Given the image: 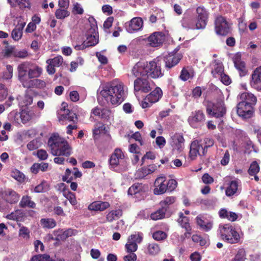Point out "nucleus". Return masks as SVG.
I'll return each instance as SVG.
<instances>
[{"instance_id": "nucleus-1", "label": "nucleus", "mask_w": 261, "mask_h": 261, "mask_svg": "<svg viewBox=\"0 0 261 261\" xmlns=\"http://www.w3.org/2000/svg\"><path fill=\"white\" fill-rule=\"evenodd\" d=\"M17 71L18 80L24 88H43L45 87L44 81L37 79L41 74L42 70L36 64L24 62L18 65Z\"/></svg>"}, {"instance_id": "nucleus-2", "label": "nucleus", "mask_w": 261, "mask_h": 261, "mask_svg": "<svg viewBox=\"0 0 261 261\" xmlns=\"http://www.w3.org/2000/svg\"><path fill=\"white\" fill-rule=\"evenodd\" d=\"M124 89L122 83L116 85L107 84L102 87L100 95L108 104L120 105L124 100Z\"/></svg>"}, {"instance_id": "nucleus-3", "label": "nucleus", "mask_w": 261, "mask_h": 261, "mask_svg": "<svg viewBox=\"0 0 261 261\" xmlns=\"http://www.w3.org/2000/svg\"><path fill=\"white\" fill-rule=\"evenodd\" d=\"M51 153L54 156H68L71 154L72 148L68 142L59 136L58 134L51 135L48 140Z\"/></svg>"}, {"instance_id": "nucleus-4", "label": "nucleus", "mask_w": 261, "mask_h": 261, "mask_svg": "<svg viewBox=\"0 0 261 261\" xmlns=\"http://www.w3.org/2000/svg\"><path fill=\"white\" fill-rule=\"evenodd\" d=\"M197 21L194 24L191 23L190 17H185L181 21L183 27L191 29H204L207 23L208 13L203 7H198L196 9Z\"/></svg>"}, {"instance_id": "nucleus-5", "label": "nucleus", "mask_w": 261, "mask_h": 261, "mask_svg": "<svg viewBox=\"0 0 261 261\" xmlns=\"http://www.w3.org/2000/svg\"><path fill=\"white\" fill-rule=\"evenodd\" d=\"M218 232L221 239L228 243H237L240 240L239 234L230 224H220Z\"/></svg>"}, {"instance_id": "nucleus-6", "label": "nucleus", "mask_w": 261, "mask_h": 261, "mask_svg": "<svg viewBox=\"0 0 261 261\" xmlns=\"http://www.w3.org/2000/svg\"><path fill=\"white\" fill-rule=\"evenodd\" d=\"M204 105L207 114L211 117L221 118L226 114V109L224 102L222 100L215 102L207 100L204 102Z\"/></svg>"}, {"instance_id": "nucleus-7", "label": "nucleus", "mask_w": 261, "mask_h": 261, "mask_svg": "<svg viewBox=\"0 0 261 261\" xmlns=\"http://www.w3.org/2000/svg\"><path fill=\"white\" fill-rule=\"evenodd\" d=\"M90 23V28L88 29L86 33V40L84 41L85 47L93 46L98 43V36L97 33V27L96 21L93 17L89 19Z\"/></svg>"}, {"instance_id": "nucleus-8", "label": "nucleus", "mask_w": 261, "mask_h": 261, "mask_svg": "<svg viewBox=\"0 0 261 261\" xmlns=\"http://www.w3.org/2000/svg\"><path fill=\"white\" fill-rule=\"evenodd\" d=\"M215 29L217 35L226 36L230 32V24L225 17L219 15L215 19Z\"/></svg>"}, {"instance_id": "nucleus-9", "label": "nucleus", "mask_w": 261, "mask_h": 261, "mask_svg": "<svg viewBox=\"0 0 261 261\" xmlns=\"http://www.w3.org/2000/svg\"><path fill=\"white\" fill-rule=\"evenodd\" d=\"M205 120V116L202 110H196L192 112L188 119V121L193 128L201 127Z\"/></svg>"}, {"instance_id": "nucleus-10", "label": "nucleus", "mask_w": 261, "mask_h": 261, "mask_svg": "<svg viewBox=\"0 0 261 261\" xmlns=\"http://www.w3.org/2000/svg\"><path fill=\"white\" fill-rule=\"evenodd\" d=\"M237 113L243 119L250 118L253 115L254 108L246 102H240L237 105Z\"/></svg>"}, {"instance_id": "nucleus-11", "label": "nucleus", "mask_w": 261, "mask_h": 261, "mask_svg": "<svg viewBox=\"0 0 261 261\" xmlns=\"http://www.w3.org/2000/svg\"><path fill=\"white\" fill-rule=\"evenodd\" d=\"M62 108L58 113V119L60 121H68L75 123L77 121V117L75 113L69 109H66V107L67 105L66 102L62 103Z\"/></svg>"}, {"instance_id": "nucleus-12", "label": "nucleus", "mask_w": 261, "mask_h": 261, "mask_svg": "<svg viewBox=\"0 0 261 261\" xmlns=\"http://www.w3.org/2000/svg\"><path fill=\"white\" fill-rule=\"evenodd\" d=\"M152 82L143 77H138L134 81V88L135 93H147L149 92L151 88Z\"/></svg>"}, {"instance_id": "nucleus-13", "label": "nucleus", "mask_w": 261, "mask_h": 261, "mask_svg": "<svg viewBox=\"0 0 261 261\" xmlns=\"http://www.w3.org/2000/svg\"><path fill=\"white\" fill-rule=\"evenodd\" d=\"M185 139L182 134L175 133L171 136L169 144L173 152L180 153L184 146Z\"/></svg>"}, {"instance_id": "nucleus-14", "label": "nucleus", "mask_w": 261, "mask_h": 261, "mask_svg": "<svg viewBox=\"0 0 261 261\" xmlns=\"http://www.w3.org/2000/svg\"><path fill=\"white\" fill-rule=\"evenodd\" d=\"M146 76L152 79H157L163 76L160 65L155 62H146Z\"/></svg>"}, {"instance_id": "nucleus-15", "label": "nucleus", "mask_w": 261, "mask_h": 261, "mask_svg": "<svg viewBox=\"0 0 261 261\" xmlns=\"http://www.w3.org/2000/svg\"><path fill=\"white\" fill-rule=\"evenodd\" d=\"M182 58V56L180 54L174 52L168 54L164 58L165 68L167 70L171 69L176 66Z\"/></svg>"}, {"instance_id": "nucleus-16", "label": "nucleus", "mask_w": 261, "mask_h": 261, "mask_svg": "<svg viewBox=\"0 0 261 261\" xmlns=\"http://www.w3.org/2000/svg\"><path fill=\"white\" fill-rule=\"evenodd\" d=\"M143 26V20L139 17H134L125 24L126 30L129 33H134L141 31Z\"/></svg>"}, {"instance_id": "nucleus-17", "label": "nucleus", "mask_w": 261, "mask_h": 261, "mask_svg": "<svg viewBox=\"0 0 261 261\" xmlns=\"http://www.w3.org/2000/svg\"><path fill=\"white\" fill-rule=\"evenodd\" d=\"M165 40V35L160 32H154L147 38L148 43L151 47L160 46L164 42Z\"/></svg>"}, {"instance_id": "nucleus-18", "label": "nucleus", "mask_w": 261, "mask_h": 261, "mask_svg": "<svg viewBox=\"0 0 261 261\" xmlns=\"http://www.w3.org/2000/svg\"><path fill=\"white\" fill-rule=\"evenodd\" d=\"M63 62V59L61 56H58L53 59H49L46 60L47 64L46 67L47 72L49 74H53L56 72L55 67H60Z\"/></svg>"}, {"instance_id": "nucleus-19", "label": "nucleus", "mask_w": 261, "mask_h": 261, "mask_svg": "<svg viewBox=\"0 0 261 261\" xmlns=\"http://www.w3.org/2000/svg\"><path fill=\"white\" fill-rule=\"evenodd\" d=\"M202 145L200 140H194L190 145L189 157L194 160L198 155H202Z\"/></svg>"}, {"instance_id": "nucleus-20", "label": "nucleus", "mask_w": 261, "mask_h": 261, "mask_svg": "<svg viewBox=\"0 0 261 261\" xmlns=\"http://www.w3.org/2000/svg\"><path fill=\"white\" fill-rule=\"evenodd\" d=\"M261 66L257 67L251 75V80L250 82L251 86L257 91H261Z\"/></svg>"}, {"instance_id": "nucleus-21", "label": "nucleus", "mask_w": 261, "mask_h": 261, "mask_svg": "<svg viewBox=\"0 0 261 261\" xmlns=\"http://www.w3.org/2000/svg\"><path fill=\"white\" fill-rule=\"evenodd\" d=\"M166 184V178L165 176L158 177L154 181L155 188L153 193L155 195H161L166 192L167 186Z\"/></svg>"}, {"instance_id": "nucleus-22", "label": "nucleus", "mask_w": 261, "mask_h": 261, "mask_svg": "<svg viewBox=\"0 0 261 261\" xmlns=\"http://www.w3.org/2000/svg\"><path fill=\"white\" fill-rule=\"evenodd\" d=\"M146 62H139L132 69V73L135 77L146 76Z\"/></svg>"}, {"instance_id": "nucleus-23", "label": "nucleus", "mask_w": 261, "mask_h": 261, "mask_svg": "<svg viewBox=\"0 0 261 261\" xmlns=\"http://www.w3.org/2000/svg\"><path fill=\"white\" fill-rule=\"evenodd\" d=\"M123 158L124 154L122 150L119 148L116 149L109 159L110 166L112 168H115L119 165L120 161L123 160Z\"/></svg>"}, {"instance_id": "nucleus-24", "label": "nucleus", "mask_w": 261, "mask_h": 261, "mask_svg": "<svg viewBox=\"0 0 261 261\" xmlns=\"http://www.w3.org/2000/svg\"><path fill=\"white\" fill-rule=\"evenodd\" d=\"M162 95V91L161 88L157 87L151 91L145 98L150 103H155L159 101Z\"/></svg>"}, {"instance_id": "nucleus-25", "label": "nucleus", "mask_w": 261, "mask_h": 261, "mask_svg": "<svg viewBox=\"0 0 261 261\" xmlns=\"http://www.w3.org/2000/svg\"><path fill=\"white\" fill-rule=\"evenodd\" d=\"M5 198L7 202L12 204L18 202L19 195L12 189H8L4 192Z\"/></svg>"}, {"instance_id": "nucleus-26", "label": "nucleus", "mask_w": 261, "mask_h": 261, "mask_svg": "<svg viewBox=\"0 0 261 261\" xmlns=\"http://www.w3.org/2000/svg\"><path fill=\"white\" fill-rule=\"evenodd\" d=\"M241 102H246L248 104H251L252 106H254L257 101V98L254 94L248 93L244 92L240 95Z\"/></svg>"}, {"instance_id": "nucleus-27", "label": "nucleus", "mask_w": 261, "mask_h": 261, "mask_svg": "<svg viewBox=\"0 0 261 261\" xmlns=\"http://www.w3.org/2000/svg\"><path fill=\"white\" fill-rule=\"evenodd\" d=\"M110 206L108 202L97 201L93 202L88 206V209L90 211H103Z\"/></svg>"}, {"instance_id": "nucleus-28", "label": "nucleus", "mask_w": 261, "mask_h": 261, "mask_svg": "<svg viewBox=\"0 0 261 261\" xmlns=\"http://www.w3.org/2000/svg\"><path fill=\"white\" fill-rule=\"evenodd\" d=\"M25 25V22H21L16 26L12 32V37L15 40L18 41L21 39L22 35V30Z\"/></svg>"}, {"instance_id": "nucleus-29", "label": "nucleus", "mask_w": 261, "mask_h": 261, "mask_svg": "<svg viewBox=\"0 0 261 261\" xmlns=\"http://www.w3.org/2000/svg\"><path fill=\"white\" fill-rule=\"evenodd\" d=\"M212 74L213 76L217 77L223 74L224 68L222 64L218 61L215 60L212 64Z\"/></svg>"}, {"instance_id": "nucleus-30", "label": "nucleus", "mask_w": 261, "mask_h": 261, "mask_svg": "<svg viewBox=\"0 0 261 261\" xmlns=\"http://www.w3.org/2000/svg\"><path fill=\"white\" fill-rule=\"evenodd\" d=\"M156 166L154 165H149L147 167H143L137 172V176L139 178H142L145 176L151 174L155 171Z\"/></svg>"}, {"instance_id": "nucleus-31", "label": "nucleus", "mask_w": 261, "mask_h": 261, "mask_svg": "<svg viewBox=\"0 0 261 261\" xmlns=\"http://www.w3.org/2000/svg\"><path fill=\"white\" fill-rule=\"evenodd\" d=\"M19 206L22 208L28 207L34 208L36 207V203L31 200L29 196H23L22 197L21 200L19 202Z\"/></svg>"}, {"instance_id": "nucleus-32", "label": "nucleus", "mask_w": 261, "mask_h": 261, "mask_svg": "<svg viewBox=\"0 0 261 261\" xmlns=\"http://www.w3.org/2000/svg\"><path fill=\"white\" fill-rule=\"evenodd\" d=\"M48 167V164L47 163H34L31 166L30 170L32 173L36 174L40 170L42 172L47 171Z\"/></svg>"}, {"instance_id": "nucleus-33", "label": "nucleus", "mask_w": 261, "mask_h": 261, "mask_svg": "<svg viewBox=\"0 0 261 261\" xmlns=\"http://www.w3.org/2000/svg\"><path fill=\"white\" fill-rule=\"evenodd\" d=\"M17 99L19 101V106L23 107L31 105L33 102V98L31 95L25 94L23 97H18Z\"/></svg>"}, {"instance_id": "nucleus-34", "label": "nucleus", "mask_w": 261, "mask_h": 261, "mask_svg": "<svg viewBox=\"0 0 261 261\" xmlns=\"http://www.w3.org/2000/svg\"><path fill=\"white\" fill-rule=\"evenodd\" d=\"M200 141L202 145V155L206 154L207 151V149L213 146L214 141L213 139L210 138H204L203 140H200Z\"/></svg>"}, {"instance_id": "nucleus-35", "label": "nucleus", "mask_w": 261, "mask_h": 261, "mask_svg": "<svg viewBox=\"0 0 261 261\" xmlns=\"http://www.w3.org/2000/svg\"><path fill=\"white\" fill-rule=\"evenodd\" d=\"M122 215V211L121 210L112 211L107 215L106 219L108 222H111L119 219Z\"/></svg>"}, {"instance_id": "nucleus-36", "label": "nucleus", "mask_w": 261, "mask_h": 261, "mask_svg": "<svg viewBox=\"0 0 261 261\" xmlns=\"http://www.w3.org/2000/svg\"><path fill=\"white\" fill-rule=\"evenodd\" d=\"M40 224L43 228L51 229L56 226V222L53 218H42L40 220Z\"/></svg>"}, {"instance_id": "nucleus-37", "label": "nucleus", "mask_w": 261, "mask_h": 261, "mask_svg": "<svg viewBox=\"0 0 261 261\" xmlns=\"http://www.w3.org/2000/svg\"><path fill=\"white\" fill-rule=\"evenodd\" d=\"M196 222L197 224L203 230L205 231H208L213 227V223L211 221H204L202 220L201 218L199 217H197L196 218Z\"/></svg>"}, {"instance_id": "nucleus-38", "label": "nucleus", "mask_w": 261, "mask_h": 261, "mask_svg": "<svg viewBox=\"0 0 261 261\" xmlns=\"http://www.w3.org/2000/svg\"><path fill=\"white\" fill-rule=\"evenodd\" d=\"M238 188V181L236 180L231 181L229 186L226 190V194L228 196H231L234 195Z\"/></svg>"}, {"instance_id": "nucleus-39", "label": "nucleus", "mask_w": 261, "mask_h": 261, "mask_svg": "<svg viewBox=\"0 0 261 261\" xmlns=\"http://www.w3.org/2000/svg\"><path fill=\"white\" fill-rule=\"evenodd\" d=\"M194 76L193 72L192 70H189L187 68H183L180 72L179 78L182 81H186Z\"/></svg>"}, {"instance_id": "nucleus-40", "label": "nucleus", "mask_w": 261, "mask_h": 261, "mask_svg": "<svg viewBox=\"0 0 261 261\" xmlns=\"http://www.w3.org/2000/svg\"><path fill=\"white\" fill-rule=\"evenodd\" d=\"M166 212V208L164 207H163L156 212L152 213L150 215V218L153 220H158L161 219L165 217Z\"/></svg>"}, {"instance_id": "nucleus-41", "label": "nucleus", "mask_w": 261, "mask_h": 261, "mask_svg": "<svg viewBox=\"0 0 261 261\" xmlns=\"http://www.w3.org/2000/svg\"><path fill=\"white\" fill-rule=\"evenodd\" d=\"M107 132L106 127L104 124L98 122L94 125V128L93 129L94 135H97L100 134H106Z\"/></svg>"}, {"instance_id": "nucleus-42", "label": "nucleus", "mask_w": 261, "mask_h": 261, "mask_svg": "<svg viewBox=\"0 0 261 261\" xmlns=\"http://www.w3.org/2000/svg\"><path fill=\"white\" fill-rule=\"evenodd\" d=\"M235 67L240 71L241 76H245L247 73V70L245 67V64L244 62H240L237 59L234 61Z\"/></svg>"}, {"instance_id": "nucleus-43", "label": "nucleus", "mask_w": 261, "mask_h": 261, "mask_svg": "<svg viewBox=\"0 0 261 261\" xmlns=\"http://www.w3.org/2000/svg\"><path fill=\"white\" fill-rule=\"evenodd\" d=\"M143 186L142 184L136 183L128 190V195H135L142 191Z\"/></svg>"}, {"instance_id": "nucleus-44", "label": "nucleus", "mask_w": 261, "mask_h": 261, "mask_svg": "<svg viewBox=\"0 0 261 261\" xmlns=\"http://www.w3.org/2000/svg\"><path fill=\"white\" fill-rule=\"evenodd\" d=\"M67 9L62 8L57 9L55 12L56 18L59 19H63L68 17L70 15V12Z\"/></svg>"}, {"instance_id": "nucleus-45", "label": "nucleus", "mask_w": 261, "mask_h": 261, "mask_svg": "<svg viewBox=\"0 0 261 261\" xmlns=\"http://www.w3.org/2000/svg\"><path fill=\"white\" fill-rule=\"evenodd\" d=\"M179 216L178 223H180L182 228H184L186 230H189L190 226L189 223L188 218L184 216L182 213H180Z\"/></svg>"}, {"instance_id": "nucleus-46", "label": "nucleus", "mask_w": 261, "mask_h": 261, "mask_svg": "<svg viewBox=\"0 0 261 261\" xmlns=\"http://www.w3.org/2000/svg\"><path fill=\"white\" fill-rule=\"evenodd\" d=\"M147 250L149 254L154 255L160 252V249L158 244L151 243L148 245Z\"/></svg>"}, {"instance_id": "nucleus-47", "label": "nucleus", "mask_w": 261, "mask_h": 261, "mask_svg": "<svg viewBox=\"0 0 261 261\" xmlns=\"http://www.w3.org/2000/svg\"><path fill=\"white\" fill-rule=\"evenodd\" d=\"M48 188L49 187L47 183L45 181H43L35 187L34 192L36 193L44 192L47 191Z\"/></svg>"}, {"instance_id": "nucleus-48", "label": "nucleus", "mask_w": 261, "mask_h": 261, "mask_svg": "<svg viewBox=\"0 0 261 261\" xmlns=\"http://www.w3.org/2000/svg\"><path fill=\"white\" fill-rule=\"evenodd\" d=\"M259 171V166L256 161L253 162L248 170L249 174L251 176L256 174Z\"/></svg>"}, {"instance_id": "nucleus-49", "label": "nucleus", "mask_w": 261, "mask_h": 261, "mask_svg": "<svg viewBox=\"0 0 261 261\" xmlns=\"http://www.w3.org/2000/svg\"><path fill=\"white\" fill-rule=\"evenodd\" d=\"M73 234V230L71 229H68L63 232H61L59 233L57 238L58 240H65L69 237H70Z\"/></svg>"}, {"instance_id": "nucleus-50", "label": "nucleus", "mask_w": 261, "mask_h": 261, "mask_svg": "<svg viewBox=\"0 0 261 261\" xmlns=\"http://www.w3.org/2000/svg\"><path fill=\"white\" fill-rule=\"evenodd\" d=\"M125 248L128 252L132 253L137 250L138 246L136 242L128 240L127 243L125 244Z\"/></svg>"}, {"instance_id": "nucleus-51", "label": "nucleus", "mask_w": 261, "mask_h": 261, "mask_svg": "<svg viewBox=\"0 0 261 261\" xmlns=\"http://www.w3.org/2000/svg\"><path fill=\"white\" fill-rule=\"evenodd\" d=\"M153 238L156 241H162L167 238L166 233L161 230L156 231L152 234Z\"/></svg>"}, {"instance_id": "nucleus-52", "label": "nucleus", "mask_w": 261, "mask_h": 261, "mask_svg": "<svg viewBox=\"0 0 261 261\" xmlns=\"http://www.w3.org/2000/svg\"><path fill=\"white\" fill-rule=\"evenodd\" d=\"M30 261H51L50 256L47 254L35 255Z\"/></svg>"}, {"instance_id": "nucleus-53", "label": "nucleus", "mask_w": 261, "mask_h": 261, "mask_svg": "<svg viewBox=\"0 0 261 261\" xmlns=\"http://www.w3.org/2000/svg\"><path fill=\"white\" fill-rule=\"evenodd\" d=\"M63 195L69 201L70 203L72 205H74L77 203L75 196L72 193L69 191L66 193V191H64Z\"/></svg>"}, {"instance_id": "nucleus-54", "label": "nucleus", "mask_w": 261, "mask_h": 261, "mask_svg": "<svg viewBox=\"0 0 261 261\" xmlns=\"http://www.w3.org/2000/svg\"><path fill=\"white\" fill-rule=\"evenodd\" d=\"M245 256V251L243 249H240L232 261H244L246 258Z\"/></svg>"}, {"instance_id": "nucleus-55", "label": "nucleus", "mask_w": 261, "mask_h": 261, "mask_svg": "<svg viewBox=\"0 0 261 261\" xmlns=\"http://www.w3.org/2000/svg\"><path fill=\"white\" fill-rule=\"evenodd\" d=\"M11 176L12 177L19 182H22L24 181V174L17 170L12 172Z\"/></svg>"}, {"instance_id": "nucleus-56", "label": "nucleus", "mask_w": 261, "mask_h": 261, "mask_svg": "<svg viewBox=\"0 0 261 261\" xmlns=\"http://www.w3.org/2000/svg\"><path fill=\"white\" fill-rule=\"evenodd\" d=\"M8 95V91L5 85L0 83V101L4 100Z\"/></svg>"}, {"instance_id": "nucleus-57", "label": "nucleus", "mask_w": 261, "mask_h": 261, "mask_svg": "<svg viewBox=\"0 0 261 261\" xmlns=\"http://www.w3.org/2000/svg\"><path fill=\"white\" fill-rule=\"evenodd\" d=\"M30 231L29 229L24 226H20V228L19 231V236L22 237L23 238H29L30 237Z\"/></svg>"}, {"instance_id": "nucleus-58", "label": "nucleus", "mask_w": 261, "mask_h": 261, "mask_svg": "<svg viewBox=\"0 0 261 261\" xmlns=\"http://www.w3.org/2000/svg\"><path fill=\"white\" fill-rule=\"evenodd\" d=\"M15 48L13 47H8L5 48L2 51V54L4 57H8L11 55L14 56Z\"/></svg>"}, {"instance_id": "nucleus-59", "label": "nucleus", "mask_w": 261, "mask_h": 261, "mask_svg": "<svg viewBox=\"0 0 261 261\" xmlns=\"http://www.w3.org/2000/svg\"><path fill=\"white\" fill-rule=\"evenodd\" d=\"M166 184L167 186V190L172 191L176 187L177 182L174 179H170L168 181L166 180Z\"/></svg>"}, {"instance_id": "nucleus-60", "label": "nucleus", "mask_w": 261, "mask_h": 261, "mask_svg": "<svg viewBox=\"0 0 261 261\" xmlns=\"http://www.w3.org/2000/svg\"><path fill=\"white\" fill-rule=\"evenodd\" d=\"M28 52L25 50H14V56L20 58H24L28 56Z\"/></svg>"}, {"instance_id": "nucleus-61", "label": "nucleus", "mask_w": 261, "mask_h": 261, "mask_svg": "<svg viewBox=\"0 0 261 261\" xmlns=\"http://www.w3.org/2000/svg\"><path fill=\"white\" fill-rule=\"evenodd\" d=\"M112 115L111 111L107 109H102L100 118L102 119H105L106 120H108L110 118Z\"/></svg>"}, {"instance_id": "nucleus-62", "label": "nucleus", "mask_w": 261, "mask_h": 261, "mask_svg": "<svg viewBox=\"0 0 261 261\" xmlns=\"http://www.w3.org/2000/svg\"><path fill=\"white\" fill-rule=\"evenodd\" d=\"M230 159V155L228 150H226L221 161V164L223 166L227 165Z\"/></svg>"}, {"instance_id": "nucleus-63", "label": "nucleus", "mask_w": 261, "mask_h": 261, "mask_svg": "<svg viewBox=\"0 0 261 261\" xmlns=\"http://www.w3.org/2000/svg\"><path fill=\"white\" fill-rule=\"evenodd\" d=\"M37 157L41 160H45L47 159L48 154L47 152L43 149L38 150L37 152Z\"/></svg>"}, {"instance_id": "nucleus-64", "label": "nucleus", "mask_w": 261, "mask_h": 261, "mask_svg": "<svg viewBox=\"0 0 261 261\" xmlns=\"http://www.w3.org/2000/svg\"><path fill=\"white\" fill-rule=\"evenodd\" d=\"M190 259L191 261H201V256L198 252H194L190 255Z\"/></svg>"}]
</instances>
